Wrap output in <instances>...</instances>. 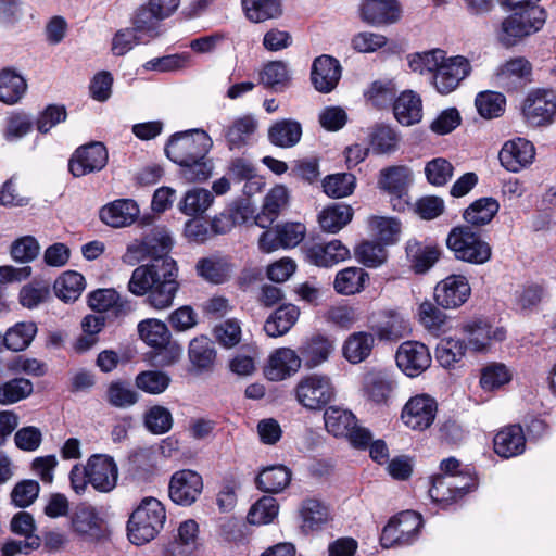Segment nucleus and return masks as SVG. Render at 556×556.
<instances>
[{
	"mask_svg": "<svg viewBox=\"0 0 556 556\" xmlns=\"http://www.w3.org/2000/svg\"><path fill=\"white\" fill-rule=\"evenodd\" d=\"M170 377L161 370H146L136 376L135 383L138 389L149 394H161L170 384Z\"/></svg>",
	"mask_w": 556,
	"mask_h": 556,
	"instance_id": "69168bd1",
	"label": "nucleus"
},
{
	"mask_svg": "<svg viewBox=\"0 0 556 556\" xmlns=\"http://www.w3.org/2000/svg\"><path fill=\"white\" fill-rule=\"evenodd\" d=\"M396 387L395 381L382 370L368 371L362 383L363 395L376 404L386 403Z\"/></svg>",
	"mask_w": 556,
	"mask_h": 556,
	"instance_id": "473e14b6",
	"label": "nucleus"
},
{
	"mask_svg": "<svg viewBox=\"0 0 556 556\" xmlns=\"http://www.w3.org/2000/svg\"><path fill=\"white\" fill-rule=\"evenodd\" d=\"M27 90L25 78L13 70L0 72V101L13 105L17 103Z\"/></svg>",
	"mask_w": 556,
	"mask_h": 556,
	"instance_id": "c03bdc74",
	"label": "nucleus"
},
{
	"mask_svg": "<svg viewBox=\"0 0 556 556\" xmlns=\"http://www.w3.org/2000/svg\"><path fill=\"white\" fill-rule=\"evenodd\" d=\"M164 18L150 5L139 8L132 16V29L148 41L160 35V23Z\"/></svg>",
	"mask_w": 556,
	"mask_h": 556,
	"instance_id": "a18cd8bd",
	"label": "nucleus"
},
{
	"mask_svg": "<svg viewBox=\"0 0 556 556\" xmlns=\"http://www.w3.org/2000/svg\"><path fill=\"white\" fill-rule=\"evenodd\" d=\"M303 254L306 262L318 267H331L351 257L350 249L340 240L305 244Z\"/></svg>",
	"mask_w": 556,
	"mask_h": 556,
	"instance_id": "412c9836",
	"label": "nucleus"
},
{
	"mask_svg": "<svg viewBox=\"0 0 556 556\" xmlns=\"http://www.w3.org/2000/svg\"><path fill=\"white\" fill-rule=\"evenodd\" d=\"M494 452L503 457L510 458L525 452L526 437L520 425H510L500 430L493 440Z\"/></svg>",
	"mask_w": 556,
	"mask_h": 556,
	"instance_id": "2f4dec72",
	"label": "nucleus"
},
{
	"mask_svg": "<svg viewBox=\"0 0 556 556\" xmlns=\"http://www.w3.org/2000/svg\"><path fill=\"white\" fill-rule=\"evenodd\" d=\"M413 181V172L405 165H393L382 168L378 177L379 189L396 198L406 194Z\"/></svg>",
	"mask_w": 556,
	"mask_h": 556,
	"instance_id": "c85d7f7f",
	"label": "nucleus"
},
{
	"mask_svg": "<svg viewBox=\"0 0 556 556\" xmlns=\"http://www.w3.org/2000/svg\"><path fill=\"white\" fill-rule=\"evenodd\" d=\"M369 275L361 267H346L336 274L333 289L343 295H353L365 289Z\"/></svg>",
	"mask_w": 556,
	"mask_h": 556,
	"instance_id": "58836bf2",
	"label": "nucleus"
},
{
	"mask_svg": "<svg viewBox=\"0 0 556 556\" xmlns=\"http://www.w3.org/2000/svg\"><path fill=\"white\" fill-rule=\"evenodd\" d=\"M288 189L282 185L275 186L265 197L261 213L255 216V224L262 228L270 226L279 213L288 204Z\"/></svg>",
	"mask_w": 556,
	"mask_h": 556,
	"instance_id": "72a5a7b5",
	"label": "nucleus"
},
{
	"mask_svg": "<svg viewBox=\"0 0 556 556\" xmlns=\"http://www.w3.org/2000/svg\"><path fill=\"white\" fill-rule=\"evenodd\" d=\"M166 521V509L155 497H143L130 514L127 521V536L137 545H144L154 540Z\"/></svg>",
	"mask_w": 556,
	"mask_h": 556,
	"instance_id": "7ed1b4c3",
	"label": "nucleus"
},
{
	"mask_svg": "<svg viewBox=\"0 0 556 556\" xmlns=\"http://www.w3.org/2000/svg\"><path fill=\"white\" fill-rule=\"evenodd\" d=\"M143 424L149 432L164 434L173 428L174 419L168 408L154 405L146 412Z\"/></svg>",
	"mask_w": 556,
	"mask_h": 556,
	"instance_id": "e2e57ef3",
	"label": "nucleus"
},
{
	"mask_svg": "<svg viewBox=\"0 0 556 556\" xmlns=\"http://www.w3.org/2000/svg\"><path fill=\"white\" fill-rule=\"evenodd\" d=\"M397 367L408 377H417L426 371L432 362L428 346L418 341L400 344L395 355Z\"/></svg>",
	"mask_w": 556,
	"mask_h": 556,
	"instance_id": "2eb2a0df",
	"label": "nucleus"
},
{
	"mask_svg": "<svg viewBox=\"0 0 556 556\" xmlns=\"http://www.w3.org/2000/svg\"><path fill=\"white\" fill-rule=\"evenodd\" d=\"M465 482L457 484V477L453 475H439L432 479V485L429 489V496L433 502L442 504H452L476 486L472 476L463 477Z\"/></svg>",
	"mask_w": 556,
	"mask_h": 556,
	"instance_id": "aec40b11",
	"label": "nucleus"
},
{
	"mask_svg": "<svg viewBox=\"0 0 556 556\" xmlns=\"http://www.w3.org/2000/svg\"><path fill=\"white\" fill-rule=\"evenodd\" d=\"M300 367L301 359L296 352L289 348H280L269 356L264 372L270 381H281L295 374Z\"/></svg>",
	"mask_w": 556,
	"mask_h": 556,
	"instance_id": "a878e982",
	"label": "nucleus"
},
{
	"mask_svg": "<svg viewBox=\"0 0 556 556\" xmlns=\"http://www.w3.org/2000/svg\"><path fill=\"white\" fill-rule=\"evenodd\" d=\"M333 350V342L329 338L316 334L301 344L298 355L306 368L313 369L327 362Z\"/></svg>",
	"mask_w": 556,
	"mask_h": 556,
	"instance_id": "7c9ffc66",
	"label": "nucleus"
},
{
	"mask_svg": "<svg viewBox=\"0 0 556 556\" xmlns=\"http://www.w3.org/2000/svg\"><path fill=\"white\" fill-rule=\"evenodd\" d=\"M500 210L497 200L491 197L473 201L463 213L467 226L482 227L489 224Z\"/></svg>",
	"mask_w": 556,
	"mask_h": 556,
	"instance_id": "79ce46f5",
	"label": "nucleus"
},
{
	"mask_svg": "<svg viewBox=\"0 0 556 556\" xmlns=\"http://www.w3.org/2000/svg\"><path fill=\"white\" fill-rule=\"evenodd\" d=\"M534 146L523 139L517 138L507 141L498 153L501 164L509 172L517 173L530 165L534 159Z\"/></svg>",
	"mask_w": 556,
	"mask_h": 556,
	"instance_id": "b1692460",
	"label": "nucleus"
},
{
	"mask_svg": "<svg viewBox=\"0 0 556 556\" xmlns=\"http://www.w3.org/2000/svg\"><path fill=\"white\" fill-rule=\"evenodd\" d=\"M108 160L105 146L102 142L94 141L75 150L68 161V169L74 177H83L104 168Z\"/></svg>",
	"mask_w": 556,
	"mask_h": 556,
	"instance_id": "ddd939ff",
	"label": "nucleus"
},
{
	"mask_svg": "<svg viewBox=\"0 0 556 556\" xmlns=\"http://www.w3.org/2000/svg\"><path fill=\"white\" fill-rule=\"evenodd\" d=\"M247 17L254 23L276 18L281 15V0H242Z\"/></svg>",
	"mask_w": 556,
	"mask_h": 556,
	"instance_id": "603ef678",
	"label": "nucleus"
},
{
	"mask_svg": "<svg viewBox=\"0 0 556 556\" xmlns=\"http://www.w3.org/2000/svg\"><path fill=\"white\" fill-rule=\"evenodd\" d=\"M251 214L252 211L249 205L243 202H236L229 205L212 219V235H225L229 232L236 225L244 224Z\"/></svg>",
	"mask_w": 556,
	"mask_h": 556,
	"instance_id": "e433bc0d",
	"label": "nucleus"
},
{
	"mask_svg": "<svg viewBox=\"0 0 556 556\" xmlns=\"http://www.w3.org/2000/svg\"><path fill=\"white\" fill-rule=\"evenodd\" d=\"M195 268L200 277L215 285L227 281L231 273V265L223 257L201 258Z\"/></svg>",
	"mask_w": 556,
	"mask_h": 556,
	"instance_id": "8fccbe9b",
	"label": "nucleus"
},
{
	"mask_svg": "<svg viewBox=\"0 0 556 556\" xmlns=\"http://www.w3.org/2000/svg\"><path fill=\"white\" fill-rule=\"evenodd\" d=\"M140 339L155 350L156 362L162 366H169L176 363L181 354L182 348L172 341V334L165 323L149 318L138 324Z\"/></svg>",
	"mask_w": 556,
	"mask_h": 556,
	"instance_id": "423d86ee",
	"label": "nucleus"
},
{
	"mask_svg": "<svg viewBox=\"0 0 556 556\" xmlns=\"http://www.w3.org/2000/svg\"><path fill=\"white\" fill-rule=\"evenodd\" d=\"M140 210L132 199H118L106 205L100 211L101 220L113 227L122 228L131 225L139 216Z\"/></svg>",
	"mask_w": 556,
	"mask_h": 556,
	"instance_id": "bb28decb",
	"label": "nucleus"
},
{
	"mask_svg": "<svg viewBox=\"0 0 556 556\" xmlns=\"http://www.w3.org/2000/svg\"><path fill=\"white\" fill-rule=\"evenodd\" d=\"M471 293L470 285L463 275H450L434 288V300L443 308H457L467 302Z\"/></svg>",
	"mask_w": 556,
	"mask_h": 556,
	"instance_id": "a211bd4d",
	"label": "nucleus"
},
{
	"mask_svg": "<svg viewBox=\"0 0 556 556\" xmlns=\"http://www.w3.org/2000/svg\"><path fill=\"white\" fill-rule=\"evenodd\" d=\"M214 202L213 193L204 188L188 190L178 203V210L187 216L203 214Z\"/></svg>",
	"mask_w": 556,
	"mask_h": 556,
	"instance_id": "de8ad7c7",
	"label": "nucleus"
},
{
	"mask_svg": "<svg viewBox=\"0 0 556 556\" xmlns=\"http://www.w3.org/2000/svg\"><path fill=\"white\" fill-rule=\"evenodd\" d=\"M203 491V479L200 473L191 469H181L174 472L168 484L170 500L180 506H191Z\"/></svg>",
	"mask_w": 556,
	"mask_h": 556,
	"instance_id": "f8f14e48",
	"label": "nucleus"
},
{
	"mask_svg": "<svg viewBox=\"0 0 556 556\" xmlns=\"http://www.w3.org/2000/svg\"><path fill=\"white\" fill-rule=\"evenodd\" d=\"M90 484L101 493L111 492L117 484L118 467L113 457L93 454L87 460Z\"/></svg>",
	"mask_w": 556,
	"mask_h": 556,
	"instance_id": "6ab92c4d",
	"label": "nucleus"
},
{
	"mask_svg": "<svg viewBox=\"0 0 556 556\" xmlns=\"http://www.w3.org/2000/svg\"><path fill=\"white\" fill-rule=\"evenodd\" d=\"M375 344L372 333L366 331L353 332L345 340L342 353L351 364H359L369 357Z\"/></svg>",
	"mask_w": 556,
	"mask_h": 556,
	"instance_id": "a19ab883",
	"label": "nucleus"
},
{
	"mask_svg": "<svg viewBox=\"0 0 556 556\" xmlns=\"http://www.w3.org/2000/svg\"><path fill=\"white\" fill-rule=\"evenodd\" d=\"M368 327L380 341L395 342L408 331V323L395 309H382L371 313L368 317Z\"/></svg>",
	"mask_w": 556,
	"mask_h": 556,
	"instance_id": "4468645a",
	"label": "nucleus"
},
{
	"mask_svg": "<svg viewBox=\"0 0 556 556\" xmlns=\"http://www.w3.org/2000/svg\"><path fill=\"white\" fill-rule=\"evenodd\" d=\"M341 78V65L330 55L316 58L312 65L311 80L314 88L321 93L331 92Z\"/></svg>",
	"mask_w": 556,
	"mask_h": 556,
	"instance_id": "393cba45",
	"label": "nucleus"
},
{
	"mask_svg": "<svg viewBox=\"0 0 556 556\" xmlns=\"http://www.w3.org/2000/svg\"><path fill=\"white\" fill-rule=\"evenodd\" d=\"M188 354L192 365L200 370L210 369L216 358L214 343L205 336L190 341Z\"/></svg>",
	"mask_w": 556,
	"mask_h": 556,
	"instance_id": "3c124183",
	"label": "nucleus"
},
{
	"mask_svg": "<svg viewBox=\"0 0 556 556\" xmlns=\"http://www.w3.org/2000/svg\"><path fill=\"white\" fill-rule=\"evenodd\" d=\"M445 54L446 52L441 49L414 53L408 56L409 68L421 75L431 74L433 76L442 64Z\"/></svg>",
	"mask_w": 556,
	"mask_h": 556,
	"instance_id": "13d9d810",
	"label": "nucleus"
},
{
	"mask_svg": "<svg viewBox=\"0 0 556 556\" xmlns=\"http://www.w3.org/2000/svg\"><path fill=\"white\" fill-rule=\"evenodd\" d=\"M86 287L85 277L73 270L62 274L54 282L55 295L64 302L76 301Z\"/></svg>",
	"mask_w": 556,
	"mask_h": 556,
	"instance_id": "09e8293b",
	"label": "nucleus"
},
{
	"mask_svg": "<svg viewBox=\"0 0 556 556\" xmlns=\"http://www.w3.org/2000/svg\"><path fill=\"white\" fill-rule=\"evenodd\" d=\"M446 247L456 260L475 265L484 264L492 256L491 245L470 226L452 228L446 237Z\"/></svg>",
	"mask_w": 556,
	"mask_h": 556,
	"instance_id": "20e7f679",
	"label": "nucleus"
},
{
	"mask_svg": "<svg viewBox=\"0 0 556 556\" xmlns=\"http://www.w3.org/2000/svg\"><path fill=\"white\" fill-rule=\"evenodd\" d=\"M471 73L469 60L463 55L444 56L442 64L432 77L434 89L443 96L455 91Z\"/></svg>",
	"mask_w": 556,
	"mask_h": 556,
	"instance_id": "9b49d317",
	"label": "nucleus"
},
{
	"mask_svg": "<svg viewBox=\"0 0 556 556\" xmlns=\"http://www.w3.org/2000/svg\"><path fill=\"white\" fill-rule=\"evenodd\" d=\"M556 113V96L553 91L531 92L522 105V114L531 126H544L553 121Z\"/></svg>",
	"mask_w": 556,
	"mask_h": 556,
	"instance_id": "dca6fc26",
	"label": "nucleus"
},
{
	"mask_svg": "<svg viewBox=\"0 0 556 556\" xmlns=\"http://www.w3.org/2000/svg\"><path fill=\"white\" fill-rule=\"evenodd\" d=\"M299 315L300 311L295 305H281L267 317L264 324V331L273 338L281 337L294 326Z\"/></svg>",
	"mask_w": 556,
	"mask_h": 556,
	"instance_id": "4c0bfd02",
	"label": "nucleus"
},
{
	"mask_svg": "<svg viewBox=\"0 0 556 556\" xmlns=\"http://www.w3.org/2000/svg\"><path fill=\"white\" fill-rule=\"evenodd\" d=\"M213 146L202 129L174 134L165 146L166 156L180 166V173L190 182L204 181L212 175L213 165L207 154Z\"/></svg>",
	"mask_w": 556,
	"mask_h": 556,
	"instance_id": "f03ea898",
	"label": "nucleus"
},
{
	"mask_svg": "<svg viewBox=\"0 0 556 556\" xmlns=\"http://www.w3.org/2000/svg\"><path fill=\"white\" fill-rule=\"evenodd\" d=\"M299 515L301 519L300 528L307 534L320 530L330 520L328 506L316 497H307L302 501Z\"/></svg>",
	"mask_w": 556,
	"mask_h": 556,
	"instance_id": "c756f323",
	"label": "nucleus"
},
{
	"mask_svg": "<svg viewBox=\"0 0 556 556\" xmlns=\"http://www.w3.org/2000/svg\"><path fill=\"white\" fill-rule=\"evenodd\" d=\"M173 239L164 229H153L141 241L127 247L128 254H140L150 260L136 267L128 282V290L137 296L146 295V303L155 309L173 305L180 283L178 265L169 255Z\"/></svg>",
	"mask_w": 556,
	"mask_h": 556,
	"instance_id": "f257e3e1",
	"label": "nucleus"
},
{
	"mask_svg": "<svg viewBox=\"0 0 556 556\" xmlns=\"http://www.w3.org/2000/svg\"><path fill=\"white\" fill-rule=\"evenodd\" d=\"M531 70V64L526 59H511L497 70L496 84L507 91L522 88L529 81Z\"/></svg>",
	"mask_w": 556,
	"mask_h": 556,
	"instance_id": "cd10ccee",
	"label": "nucleus"
},
{
	"mask_svg": "<svg viewBox=\"0 0 556 556\" xmlns=\"http://www.w3.org/2000/svg\"><path fill=\"white\" fill-rule=\"evenodd\" d=\"M510 379L511 374L506 365L491 363L481 370L480 386L485 391H493L508 383Z\"/></svg>",
	"mask_w": 556,
	"mask_h": 556,
	"instance_id": "774afa93",
	"label": "nucleus"
},
{
	"mask_svg": "<svg viewBox=\"0 0 556 556\" xmlns=\"http://www.w3.org/2000/svg\"><path fill=\"white\" fill-rule=\"evenodd\" d=\"M437 409L438 405L433 397L420 394L405 404L401 417L407 427L422 431L433 424Z\"/></svg>",
	"mask_w": 556,
	"mask_h": 556,
	"instance_id": "f3484780",
	"label": "nucleus"
},
{
	"mask_svg": "<svg viewBox=\"0 0 556 556\" xmlns=\"http://www.w3.org/2000/svg\"><path fill=\"white\" fill-rule=\"evenodd\" d=\"M545 20L546 12L542 7H532L528 11H514L502 22L497 39L504 47H513L525 37L540 30Z\"/></svg>",
	"mask_w": 556,
	"mask_h": 556,
	"instance_id": "39448f33",
	"label": "nucleus"
},
{
	"mask_svg": "<svg viewBox=\"0 0 556 556\" xmlns=\"http://www.w3.org/2000/svg\"><path fill=\"white\" fill-rule=\"evenodd\" d=\"M331 379L325 375H308L302 378L295 388L298 402L309 410H319L334 397Z\"/></svg>",
	"mask_w": 556,
	"mask_h": 556,
	"instance_id": "1a4fd4ad",
	"label": "nucleus"
},
{
	"mask_svg": "<svg viewBox=\"0 0 556 556\" xmlns=\"http://www.w3.org/2000/svg\"><path fill=\"white\" fill-rule=\"evenodd\" d=\"M354 257L368 268H377L386 263L388 252L383 244L365 240L354 248Z\"/></svg>",
	"mask_w": 556,
	"mask_h": 556,
	"instance_id": "4d7b16f0",
	"label": "nucleus"
},
{
	"mask_svg": "<svg viewBox=\"0 0 556 556\" xmlns=\"http://www.w3.org/2000/svg\"><path fill=\"white\" fill-rule=\"evenodd\" d=\"M292 471L283 465H273L264 468L256 477L257 489L266 493H279L291 481Z\"/></svg>",
	"mask_w": 556,
	"mask_h": 556,
	"instance_id": "ea45409f",
	"label": "nucleus"
},
{
	"mask_svg": "<svg viewBox=\"0 0 556 556\" xmlns=\"http://www.w3.org/2000/svg\"><path fill=\"white\" fill-rule=\"evenodd\" d=\"M257 128L256 121L249 115L236 118L225 130L224 137L226 139L229 150L241 149L249 144L251 137Z\"/></svg>",
	"mask_w": 556,
	"mask_h": 556,
	"instance_id": "37998d69",
	"label": "nucleus"
},
{
	"mask_svg": "<svg viewBox=\"0 0 556 556\" xmlns=\"http://www.w3.org/2000/svg\"><path fill=\"white\" fill-rule=\"evenodd\" d=\"M268 141L278 148L288 149L296 146L302 138V125L292 118H282L268 128Z\"/></svg>",
	"mask_w": 556,
	"mask_h": 556,
	"instance_id": "f704fd0d",
	"label": "nucleus"
},
{
	"mask_svg": "<svg viewBox=\"0 0 556 556\" xmlns=\"http://www.w3.org/2000/svg\"><path fill=\"white\" fill-rule=\"evenodd\" d=\"M70 528L81 541L100 543L109 539L110 531L96 507L81 503L70 516Z\"/></svg>",
	"mask_w": 556,
	"mask_h": 556,
	"instance_id": "6e6552de",
	"label": "nucleus"
},
{
	"mask_svg": "<svg viewBox=\"0 0 556 556\" xmlns=\"http://www.w3.org/2000/svg\"><path fill=\"white\" fill-rule=\"evenodd\" d=\"M393 113L396 121L404 126H412L421 121L422 102L414 91L402 92L393 103Z\"/></svg>",
	"mask_w": 556,
	"mask_h": 556,
	"instance_id": "c9c22d12",
	"label": "nucleus"
},
{
	"mask_svg": "<svg viewBox=\"0 0 556 556\" xmlns=\"http://www.w3.org/2000/svg\"><path fill=\"white\" fill-rule=\"evenodd\" d=\"M409 268L417 275L428 273L441 257V249L430 240L409 239L405 244Z\"/></svg>",
	"mask_w": 556,
	"mask_h": 556,
	"instance_id": "4be33fe9",
	"label": "nucleus"
},
{
	"mask_svg": "<svg viewBox=\"0 0 556 556\" xmlns=\"http://www.w3.org/2000/svg\"><path fill=\"white\" fill-rule=\"evenodd\" d=\"M198 533L199 526L194 520L189 519L181 522L176 540L169 545L172 553L175 554L176 548L179 546L184 548L181 552H178L179 556L192 553L198 546Z\"/></svg>",
	"mask_w": 556,
	"mask_h": 556,
	"instance_id": "0e129e2a",
	"label": "nucleus"
},
{
	"mask_svg": "<svg viewBox=\"0 0 556 556\" xmlns=\"http://www.w3.org/2000/svg\"><path fill=\"white\" fill-rule=\"evenodd\" d=\"M466 349L467 345L463 340L445 338L437 345L435 358L443 368H455L465 356Z\"/></svg>",
	"mask_w": 556,
	"mask_h": 556,
	"instance_id": "864d4df0",
	"label": "nucleus"
},
{
	"mask_svg": "<svg viewBox=\"0 0 556 556\" xmlns=\"http://www.w3.org/2000/svg\"><path fill=\"white\" fill-rule=\"evenodd\" d=\"M352 207L338 203L324 208L318 216V222L323 230L336 233L346 226L352 220Z\"/></svg>",
	"mask_w": 556,
	"mask_h": 556,
	"instance_id": "49530a36",
	"label": "nucleus"
},
{
	"mask_svg": "<svg viewBox=\"0 0 556 556\" xmlns=\"http://www.w3.org/2000/svg\"><path fill=\"white\" fill-rule=\"evenodd\" d=\"M106 402L116 408H128L139 400V394L130 382L125 380L112 381L106 390Z\"/></svg>",
	"mask_w": 556,
	"mask_h": 556,
	"instance_id": "6e6d98bb",
	"label": "nucleus"
},
{
	"mask_svg": "<svg viewBox=\"0 0 556 556\" xmlns=\"http://www.w3.org/2000/svg\"><path fill=\"white\" fill-rule=\"evenodd\" d=\"M422 526L419 514L405 510L389 520L381 532L380 542L383 547L410 544L417 538Z\"/></svg>",
	"mask_w": 556,
	"mask_h": 556,
	"instance_id": "9d476101",
	"label": "nucleus"
},
{
	"mask_svg": "<svg viewBox=\"0 0 556 556\" xmlns=\"http://www.w3.org/2000/svg\"><path fill=\"white\" fill-rule=\"evenodd\" d=\"M37 333V326L35 323H17L15 326L8 329L2 341L7 349L20 352L25 350Z\"/></svg>",
	"mask_w": 556,
	"mask_h": 556,
	"instance_id": "5fc2aeb1",
	"label": "nucleus"
},
{
	"mask_svg": "<svg viewBox=\"0 0 556 556\" xmlns=\"http://www.w3.org/2000/svg\"><path fill=\"white\" fill-rule=\"evenodd\" d=\"M475 104L478 113L486 118H496L503 115L506 105V99L501 92L481 91L477 94Z\"/></svg>",
	"mask_w": 556,
	"mask_h": 556,
	"instance_id": "bf43d9fd",
	"label": "nucleus"
},
{
	"mask_svg": "<svg viewBox=\"0 0 556 556\" xmlns=\"http://www.w3.org/2000/svg\"><path fill=\"white\" fill-rule=\"evenodd\" d=\"M279 505L275 497L263 496L250 509L248 521L251 525H267L278 516Z\"/></svg>",
	"mask_w": 556,
	"mask_h": 556,
	"instance_id": "338daca9",
	"label": "nucleus"
},
{
	"mask_svg": "<svg viewBox=\"0 0 556 556\" xmlns=\"http://www.w3.org/2000/svg\"><path fill=\"white\" fill-rule=\"evenodd\" d=\"M356 178L351 173H337L327 176L323 181V188L331 198H344L353 193Z\"/></svg>",
	"mask_w": 556,
	"mask_h": 556,
	"instance_id": "680f3d73",
	"label": "nucleus"
},
{
	"mask_svg": "<svg viewBox=\"0 0 556 556\" xmlns=\"http://www.w3.org/2000/svg\"><path fill=\"white\" fill-rule=\"evenodd\" d=\"M402 7L397 0H363L361 17L371 26H383L400 21Z\"/></svg>",
	"mask_w": 556,
	"mask_h": 556,
	"instance_id": "5701e85b",
	"label": "nucleus"
},
{
	"mask_svg": "<svg viewBox=\"0 0 556 556\" xmlns=\"http://www.w3.org/2000/svg\"><path fill=\"white\" fill-rule=\"evenodd\" d=\"M325 427L337 438H346L356 448H366L372 440L367 428L358 427L355 415L339 406H329L324 414Z\"/></svg>",
	"mask_w": 556,
	"mask_h": 556,
	"instance_id": "0eeeda50",
	"label": "nucleus"
},
{
	"mask_svg": "<svg viewBox=\"0 0 556 556\" xmlns=\"http://www.w3.org/2000/svg\"><path fill=\"white\" fill-rule=\"evenodd\" d=\"M33 382L25 378H14L0 384V404L17 403L33 393Z\"/></svg>",
	"mask_w": 556,
	"mask_h": 556,
	"instance_id": "052dcab7",
	"label": "nucleus"
}]
</instances>
